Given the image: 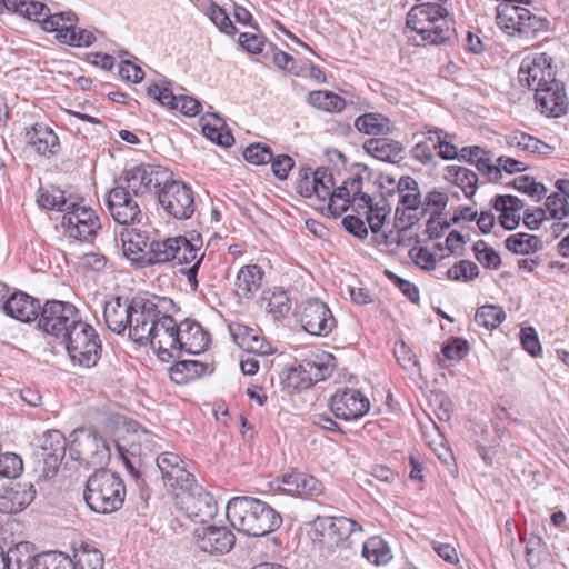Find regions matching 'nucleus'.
<instances>
[{"instance_id": "f257e3e1", "label": "nucleus", "mask_w": 569, "mask_h": 569, "mask_svg": "<svg viewBox=\"0 0 569 569\" xmlns=\"http://www.w3.org/2000/svg\"><path fill=\"white\" fill-rule=\"evenodd\" d=\"M227 518L234 529L248 537L267 536L282 523V517L276 509L249 496L231 498L227 503Z\"/></svg>"}, {"instance_id": "f03ea898", "label": "nucleus", "mask_w": 569, "mask_h": 569, "mask_svg": "<svg viewBox=\"0 0 569 569\" xmlns=\"http://www.w3.org/2000/svg\"><path fill=\"white\" fill-rule=\"evenodd\" d=\"M124 497V482L111 470L97 468L88 477L83 499L92 511L103 515L112 513L122 507Z\"/></svg>"}, {"instance_id": "7ed1b4c3", "label": "nucleus", "mask_w": 569, "mask_h": 569, "mask_svg": "<svg viewBox=\"0 0 569 569\" xmlns=\"http://www.w3.org/2000/svg\"><path fill=\"white\" fill-rule=\"evenodd\" d=\"M62 343L74 365L91 368L100 359L102 350L100 337L92 326L81 319L64 333Z\"/></svg>"}, {"instance_id": "20e7f679", "label": "nucleus", "mask_w": 569, "mask_h": 569, "mask_svg": "<svg viewBox=\"0 0 569 569\" xmlns=\"http://www.w3.org/2000/svg\"><path fill=\"white\" fill-rule=\"evenodd\" d=\"M519 0H506L497 8V23L508 34H519L523 37H532L537 32L545 30L547 21L518 3Z\"/></svg>"}, {"instance_id": "39448f33", "label": "nucleus", "mask_w": 569, "mask_h": 569, "mask_svg": "<svg viewBox=\"0 0 569 569\" xmlns=\"http://www.w3.org/2000/svg\"><path fill=\"white\" fill-rule=\"evenodd\" d=\"M11 569H76L72 560L63 552L36 553L34 545L21 541L12 547Z\"/></svg>"}, {"instance_id": "423d86ee", "label": "nucleus", "mask_w": 569, "mask_h": 569, "mask_svg": "<svg viewBox=\"0 0 569 569\" xmlns=\"http://www.w3.org/2000/svg\"><path fill=\"white\" fill-rule=\"evenodd\" d=\"M174 505L193 522L204 525L211 521L217 512V501L210 492L197 482L188 489L174 493Z\"/></svg>"}, {"instance_id": "0eeeda50", "label": "nucleus", "mask_w": 569, "mask_h": 569, "mask_svg": "<svg viewBox=\"0 0 569 569\" xmlns=\"http://www.w3.org/2000/svg\"><path fill=\"white\" fill-rule=\"evenodd\" d=\"M78 17L72 11L48 14L43 20L46 32H56V39L71 47H89L96 41L93 32L76 28Z\"/></svg>"}, {"instance_id": "6e6552de", "label": "nucleus", "mask_w": 569, "mask_h": 569, "mask_svg": "<svg viewBox=\"0 0 569 569\" xmlns=\"http://www.w3.org/2000/svg\"><path fill=\"white\" fill-rule=\"evenodd\" d=\"M161 207L176 219H189L194 212L193 192L184 182L167 178L158 190Z\"/></svg>"}, {"instance_id": "1a4fd4ad", "label": "nucleus", "mask_w": 569, "mask_h": 569, "mask_svg": "<svg viewBox=\"0 0 569 569\" xmlns=\"http://www.w3.org/2000/svg\"><path fill=\"white\" fill-rule=\"evenodd\" d=\"M79 320L78 309L73 305L52 300L43 306L38 326L46 333L62 340Z\"/></svg>"}, {"instance_id": "9d476101", "label": "nucleus", "mask_w": 569, "mask_h": 569, "mask_svg": "<svg viewBox=\"0 0 569 569\" xmlns=\"http://www.w3.org/2000/svg\"><path fill=\"white\" fill-rule=\"evenodd\" d=\"M133 197L123 183H118L107 192L106 208L118 224L129 227L141 222L142 212Z\"/></svg>"}, {"instance_id": "9b49d317", "label": "nucleus", "mask_w": 569, "mask_h": 569, "mask_svg": "<svg viewBox=\"0 0 569 569\" xmlns=\"http://www.w3.org/2000/svg\"><path fill=\"white\" fill-rule=\"evenodd\" d=\"M167 178H170V172L166 168L142 163L126 169L122 183L138 197L153 189L158 192Z\"/></svg>"}, {"instance_id": "f8f14e48", "label": "nucleus", "mask_w": 569, "mask_h": 569, "mask_svg": "<svg viewBox=\"0 0 569 569\" xmlns=\"http://www.w3.org/2000/svg\"><path fill=\"white\" fill-rule=\"evenodd\" d=\"M161 312L162 310L152 299L133 298L132 317L128 327L129 337L139 345H148L153 323Z\"/></svg>"}, {"instance_id": "ddd939ff", "label": "nucleus", "mask_w": 569, "mask_h": 569, "mask_svg": "<svg viewBox=\"0 0 569 569\" xmlns=\"http://www.w3.org/2000/svg\"><path fill=\"white\" fill-rule=\"evenodd\" d=\"M303 330L315 336H328L337 322L329 307L317 298L305 301L298 311Z\"/></svg>"}, {"instance_id": "4468645a", "label": "nucleus", "mask_w": 569, "mask_h": 569, "mask_svg": "<svg viewBox=\"0 0 569 569\" xmlns=\"http://www.w3.org/2000/svg\"><path fill=\"white\" fill-rule=\"evenodd\" d=\"M61 226L69 237L80 241L90 240L101 228L96 211L91 208L79 207L77 202H74V208L63 214Z\"/></svg>"}, {"instance_id": "2eb2a0df", "label": "nucleus", "mask_w": 569, "mask_h": 569, "mask_svg": "<svg viewBox=\"0 0 569 569\" xmlns=\"http://www.w3.org/2000/svg\"><path fill=\"white\" fill-rule=\"evenodd\" d=\"M174 246V260L178 264H190L184 271L188 282L192 289H197L198 280L197 274L200 264L204 258V251L202 250V239L200 234L187 238L186 236L176 237Z\"/></svg>"}, {"instance_id": "dca6fc26", "label": "nucleus", "mask_w": 569, "mask_h": 569, "mask_svg": "<svg viewBox=\"0 0 569 569\" xmlns=\"http://www.w3.org/2000/svg\"><path fill=\"white\" fill-rule=\"evenodd\" d=\"M330 409L336 418L356 420L369 412V399L359 390L343 388L330 398Z\"/></svg>"}, {"instance_id": "f3484780", "label": "nucleus", "mask_w": 569, "mask_h": 569, "mask_svg": "<svg viewBox=\"0 0 569 569\" xmlns=\"http://www.w3.org/2000/svg\"><path fill=\"white\" fill-rule=\"evenodd\" d=\"M518 80L522 86L535 91L539 87L548 86L549 82L556 80L551 58L546 53H540L533 58L523 59L519 68Z\"/></svg>"}, {"instance_id": "a211bd4d", "label": "nucleus", "mask_w": 569, "mask_h": 569, "mask_svg": "<svg viewBox=\"0 0 569 569\" xmlns=\"http://www.w3.org/2000/svg\"><path fill=\"white\" fill-rule=\"evenodd\" d=\"M179 325L176 320L161 312L159 319L153 323L148 343L157 351L161 360L172 358L177 350Z\"/></svg>"}, {"instance_id": "6ab92c4d", "label": "nucleus", "mask_w": 569, "mask_h": 569, "mask_svg": "<svg viewBox=\"0 0 569 569\" xmlns=\"http://www.w3.org/2000/svg\"><path fill=\"white\" fill-rule=\"evenodd\" d=\"M196 546L210 555H226L236 543L234 533L227 527L208 526L194 530Z\"/></svg>"}, {"instance_id": "aec40b11", "label": "nucleus", "mask_w": 569, "mask_h": 569, "mask_svg": "<svg viewBox=\"0 0 569 569\" xmlns=\"http://www.w3.org/2000/svg\"><path fill=\"white\" fill-rule=\"evenodd\" d=\"M147 92L161 106L172 110H180L187 117H194L200 112V102L190 96L173 94L170 82L162 81L161 83L150 84Z\"/></svg>"}, {"instance_id": "412c9836", "label": "nucleus", "mask_w": 569, "mask_h": 569, "mask_svg": "<svg viewBox=\"0 0 569 569\" xmlns=\"http://www.w3.org/2000/svg\"><path fill=\"white\" fill-rule=\"evenodd\" d=\"M537 108L547 117H560L568 109V99L565 86L559 80L549 82L548 86L539 87L535 91Z\"/></svg>"}, {"instance_id": "4be33fe9", "label": "nucleus", "mask_w": 569, "mask_h": 569, "mask_svg": "<svg viewBox=\"0 0 569 569\" xmlns=\"http://www.w3.org/2000/svg\"><path fill=\"white\" fill-rule=\"evenodd\" d=\"M317 529L322 530V537L331 545H342L356 531H362V527L347 517H317Z\"/></svg>"}, {"instance_id": "5701e85b", "label": "nucleus", "mask_w": 569, "mask_h": 569, "mask_svg": "<svg viewBox=\"0 0 569 569\" xmlns=\"http://www.w3.org/2000/svg\"><path fill=\"white\" fill-rule=\"evenodd\" d=\"M123 254L132 264L139 268L147 267L149 256V236L137 228H124L120 232Z\"/></svg>"}, {"instance_id": "b1692460", "label": "nucleus", "mask_w": 569, "mask_h": 569, "mask_svg": "<svg viewBox=\"0 0 569 569\" xmlns=\"http://www.w3.org/2000/svg\"><path fill=\"white\" fill-rule=\"evenodd\" d=\"M178 343L176 352L199 355L203 352L209 343V333L203 330L200 323L194 321H182L178 330Z\"/></svg>"}, {"instance_id": "393cba45", "label": "nucleus", "mask_w": 569, "mask_h": 569, "mask_svg": "<svg viewBox=\"0 0 569 569\" xmlns=\"http://www.w3.org/2000/svg\"><path fill=\"white\" fill-rule=\"evenodd\" d=\"M67 440L59 430H48L43 435L41 456L46 477L53 476L66 456Z\"/></svg>"}, {"instance_id": "a878e982", "label": "nucleus", "mask_w": 569, "mask_h": 569, "mask_svg": "<svg viewBox=\"0 0 569 569\" xmlns=\"http://www.w3.org/2000/svg\"><path fill=\"white\" fill-rule=\"evenodd\" d=\"M32 483L17 482L0 491V512L17 513L26 509L36 497Z\"/></svg>"}, {"instance_id": "bb28decb", "label": "nucleus", "mask_w": 569, "mask_h": 569, "mask_svg": "<svg viewBox=\"0 0 569 569\" xmlns=\"http://www.w3.org/2000/svg\"><path fill=\"white\" fill-rule=\"evenodd\" d=\"M133 298L114 297L107 301L103 318L107 327L114 333L121 335L128 329L132 317Z\"/></svg>"}, {"instance_id": "cd10ccee", "label": "nucleus", "mask_w": 569, "mask_h": 569, "mask_svg": "<svg viewBox=\"0 0 569 569\" xmlns=\"http://www.w3.org/2000/svg\"><path fill=\"white\" fill-rule=\"evenodd\" d=\"M79 446H82V451H77V461L98 468H102V466L109 462L111 453L106 439L89 433Z\"/></svg>"}, {"instance_id": "c85d7f7f", "label": "nucleus", "mask_w": 569, "mask_h": 569, "mask_svg": "<svg viewBox=\"0 0 569 569\" xmlns=\"http://www.w3.org/2000/svg\"><path fill=\"white\" fill-rule=\"evenodd\" d=\"M4 312L22 322L36 320L39 316V301L26 292L10 295L3 303Z\"/></svg>"}, {"instance_id": "c756f323", "label": "nucleus", "mask_w": 569, "mask_h": 569, "mask_svg": "<svg viewBox=\"0 0 569 569\" xmlns=\"http://www.w3.org/2000/svg\"><path fill=\"white\" fill-rule=\"evenodd\" d=\"M448 11L437 2L426 1L412 7L407 16V26L413 31L439 22L446 18Z\"/></svg>"}, {"instance_id": "7c9ffc66", "label": "nucleus", "mask_w": 569, "mask_h": 569, "mask_svg": "<svg viewBox=\"0 0 569 569\" xmlns=\"http://www.w3.org/2000/svg\"><path fill=\"white\" fill-rule=\"evenodd\" d=\"M28 144L39 154L53 156L59 152L60 143L54 131L43 124L36 123L27 132Z\"/></svg>"}, {"instance_id": "2f4dec72", "label": "nucleus", "mask_w": 569, "mask_h": 569, "mask_svg": "<svg viewBox=\"0 0 569 569\" xmlns=\"http://www.w3.org/2000/svg\"><path fill=\"white\" fill-rule=\"evenodd\" d=\"M333 361L332 355L322 352L303 359L299 368L310 382H318L331 376L335 368Z\"/></svg>"}, {"instance_id": "473e14b6", "label": "nucleus", "mask_w": 569, "mask_h": 569, "mask_svg": "<svg viewBox=\"0 0 569 569\" xmlns=\"http://www.w3.org/2000/svg\"><path fill=\"white\" fill-rule=\"evenodd\" d=\"M234 341L247 352L264 356L272 352L271 346L259 333L247 326L238 325L231 329Z\"/></svg>"}, {"instance_id": "72a5a7b5", "label": "nucleus", "mask_w": 569, "mask_h": 569, "mask_svg": "<svg viewBox=\"0 0 569 569\" xmlns=\"http://www.w3.org/2000/svg\"><path fill=\"white\" fill-rule=\"evenodd\" d=\"M363 148L368 154L386 162H397L403 152L400 142L388 138H371L365 142Z\"/></svg>"}, {"instance_id": "f704fd0d", "label": "nucleus", "mask_w": 569, "mask_h": 569, "mask_svg": "<svg viewBox=\"0 0 569 569\" xmlns=\"http://www.w3.org/2000/svg\"><path fill=\"white\" fill-rule=\"evenodd\" d=\"M263 271L257 264L243 266L236 279L237 295L241 298H251L261 287Z\"/></svg>"}, {"instance_id": "c9c22d12", "label": "nucleus", "mask_w": 569, "mask_h": 569, "mask_svg": "<svg viewBox=\"0 0 569 569\" xmlns=\"http://www.w3.org/2000/svg\"><path fill=\"white\" fill-rule=\"evenodd\" d=\"M355 128L368 136H387L393 131L391 120L378 112H369L357 117Z\"/></svg>"}, {"instance_id": "e433bc0d", "label": "nucleus", "mask_w": 569, "mask_h": 569, "mask_svg": "<svg viewBox=\"0 0 569 569\" xmlns=\"http://www.w3.org/2000/svg\"><path fill=\"white\" fill-rule=\"evenodd\" d=\"M201 121L203 134L212 142L221 147H230L234 142L231 131L217 113L207 114Z\"/></svg>"}, {"instance_id": "4c0bfd02", "label": "nucleus", "mask_w": 569, "mask_h": 569, "mask_svg": "<svg viewBox=\"0 0 569 569\" xmlns=\"http://www.w3.org/2000/svg\"><path fill=\"white\" fill-rule=\"evenodd\" d=\"M445 177L458 186L467 198H471L476 193L478 176L475 171L460 166H448Z\"/></svg>"}, {"instance_id": "58836bf2", "label": "nucleus", "mask_w": 569, "mask_h": 569, "mask_svg": "<svg viewBox=\"0 0 569 569\" xmlns=\"http://www.w3.org/2000/svg\"><path fill=\"white\" fill-rule=\"evenodd\" d=\"M206 363L197 360L177 361L170 368V378L178 385L188 383L190 380L201 377L207 371Z\"/></svg>"}, {"instance_id": "ea45409f", "label": "nucleus", "mask_w": 569, "mask_h": 569, "mask_svg": "<svg viewBox=\"0 0 569 569\" xmlns=\"http://www.w3.org/2000/svg\"><path fill=\"white\" fill-rule=\"evenodd\" d=\"M37 203L47 210L67 212L74 208V201L66 198L64 192L58 188L39 189Z\"/></svg>"}, {"instance_id": "a19ab883", "label": "nucleus", "mask_w": 569, "mask_h": 569, "mask_svg": "<svg viewBox=\"0 0 569 569\" xmlns=\"http://www.w3.org/2000/svg\"><path fill=\"white\" fill-rule=\"evenodd\" d=\"M261 306L266 311L278 320L283 318L290 310V299L286 291L276 288L272 291H264L261 298Z\"/></svg>"}, {"instance_id": "79ce46f5", "label": "nucleus", "mask_w": 569, "mask_h": 569, "mask_svg": "<svg viewBox=\"0 0 569 569\" xmlns=\"http://www.w3.org/2000/svg\"><path fill=\"white\" fill-rule=\"evenodd\" d=\"M307 102L310 106L327 112H340L346 107V101L342 97L327 90L309 92L307 96Z\"/></svg>"}, {"instance_id": "37998d69", "label": "nucleus", "mask_w": 569, "mask_h": 569, "mask_svg": "<svg viewBox=\"0 0 569 569\" xmlns=\"http://www.w3.org/2000/svg\"><path fill=\"white\" fill-rule=\"evenodd\" d=\"M176 243H178L176 237L166 238L163 240H152L149 244L147 267L173 261Z\"/></svg>"}, {"instance_id": "c03bdc74", "label": "nucleus", "mask_w": 569, "mask_h": 569, "mask_svg": "<svg viewBox=\"0 0 569 569\" xmlns=\"http://www.w3.org/2000/svg\"><path fill=\"white\" fill-rule=\"evenodd\" d=\"M543 247L539 237L528 233H517L506 239V248L517 254H530Z\"/></svg>"}, {"instance_id": "a18cd8bd", "label": "nucleus", "mask_w": 569, "mask_h": 569, "mask_svg": "<svg viewBox=\"0 0 569 569\" xmlns=\"http://www.w3.org/2000/svg\"><path fill=\"white\" fill-rule=\"evenodd\" d=\"M362 557L369 562L381 566L391 560V552L386 542L378 536L370 537L362 546Z\"/></svg>"}, {"instance_id": "49530a36", "label": "nucleus", "mask_w": 569, "mask_h": 569, "mask_svg": "<svg viewBox=\"0 0 569 569\" xmlns=\"http://www.w3.org/2000/svg\"><path fill=\"white\" fill-rule=\"evenodd\" d=\"M162 480L173 497L176 492L188 489V487H191L196 483L192 473L186 469L183 461L176 466L173 469L167 471V473L162 477Z\"/></svg>"}, {"instance_id": "de8ad7c7", "label": "nucleus", "mask_w": 569, "mask_h": 569, "mask_svg": "<svg viewBox=\"0 0 569 569\" xmlns=\"http://www.w3.org/2000/svg\"><path fill=\"white\" fill-rule=\"evenodd\" d=\"M451 23V20L442 18L439 22L422 27L416 30V32L421 34L422 40L431 44H439L450 38Z\"/></svg>"}, {"instance_id": "09e8293b", "label": "nucleus", "mask_w": 569, "mask_h": 569, "mask_svg": "<svg viewBox=\"0 0 569 569\" xmlns=\"http://www.w3.org/2000/svg\"><path fill=\"white\" fill-rule=\"evenodd\" d=\"M505 319L506 312L503 309L493 305L480 307L475 315L477 325L486 329L497 328Z\"/></svg>"}, {"instance_id": "8fccbe9b", "label": "nucleus", "mask_w": 569, "mask_h": 569, "mask_svg": "<svg viewBox=\"0 0 569 569\" xmlns=\"http://www.w3.org/2000/svg\"><path fill=\"white\" fill-rule=\"evenodd\" d=\"M76 557L80 569H103L102 552L89 543H82Z\"/></svg>"}, {"instance_id": "3c124183", "label": "nucleus", "mask_w": 569, "mask_h": 569, "mask_svg": "<svg viewBox=\"0 0 569 569\" xmlns=\"http://www.w3.org/2000/svg\"><path fill=\"white\" fill-rule=\"evenodd\" d=\"M350 203H356V201H353L352 196L349 192L348 184L343 182L337 189L333 188L328 202V210L332 216L338 217L347 211Z\"/></svg>"}, {"instance_id": "603ef678", "label": "nucleus", "mask_w": 569, "mask_h": 569, "mask_svg": "<svg viewBox=\"0 0 569 569\" xmlns=\"http://www.w3.org/2000/svg\"><path fill=\"white\" fill-rule=\"evenodd\" d=\"M316 179L317 182L312 187L313 196L321 201L329 200L335 188L332 173L327 168L320 167L316 169Z\"/></svg>"}, {"instance_id": "864d4df0", "label": "nucleus", "mask_w": 569, "mask_h": 569, "mask_svg": "<svg viewBox=\"0 0 569 569\" xmlns=\"http://www.w3.org/2000/svg\"><path fill=\"white\" fill-rule=\"evenodd\" d=\"M207 14L221 32L228 36H233L237 32V28L233 26L226 10L219 7L216 2L210 1Z\"/></svg>"}, {"instance_id": "5fc2aeb1", "label": "nucleus", "mask_w": 569, "mask_h": 569, "mask_svg": "<svg viewBox=\"0 0 569 569\" xmlns=\"http://www.w3.org/2000/svg\"><path fill=\"white\" fill-rule=\"evenodd\" d=\"M473 251L477 260L488 269H498L501 264V259L498 252L489 248L483 240H479L473 246Z\"/></svg>"}, {"instance_id": "6e6d98bb", "label": "nucleus", "mask_w": 569, "mask_h": 569, "mask_svg": "<svg viewBox=\"0 0 569 569\" xmlns=\"http://www.w3.org/2000/svg\"><path fill=\"white\" fill-rule=\"evenodd\" d=\"M510 186L532 198L537 197V200H540L547 192V188L542 183L536 182L535 179L529 176H521L513 179Z\"/></svg>"}, {"instance_id": "4d7b16f0", "label": "nucleus", "mask_w": 569, "mask_h": 569, "mask_svg": "<svg viewBox=\"0 0 569 569\" xmlns=\"http://www.w3.org/2000/svg\"><path fill=\"white\" fill-rule=\"evenodd\" d=\"M478 266L469 260H461L458 263H455L447 271V277L451 280L470 281L478 277Z\"/></svg>"}, {"instance_id": "13d9d810", "label": "nucleus", "mask_w": 569, "mask_h": 569, "mask_svg": "<svg viewBox=\"0 0 569 569\" xmlns=\"http://www.w3.org/2000/svg\"><path fill=\"white\" fill-rule=\"evenodd\" d=\"M23 470V462L20 456L13 452L0 455V476L17 478Z\"/></svg>"}, {"instance_id": "bf43d9fd", "label": "nucleus", "mask_w": 569, "mask_h": 569, "mask_svg": "<svg viewBox=\"0 0 569 569\" xmlns=\"http://www.w3.org/2000/svg\"><path fill=\"white\" fill-rule=\"evenodd\" d=\"M243 158L256 166L269 163L272 160V151L263 143H252L243 151Z\"/></svg>"}, {"instance_id": "052dcab7", "label": "nucleus", "mask_w": 569, "mask_h": 569, "mask_svg": "<svg viewBox=\"0 0 569 569\" xmlns=\"http://www.w3.org/2000/svg\"><path fill=\"white\" fill-rule=\"evenodd\" d=\"M545 206L553 219L561 220L569 214V203L565 196L552 193L547 197Z\"/></svg>"}, {"instance_id": "680f3d73", "label": "nucleus", "mask_w": 569, "mask_h": 569, "mask_svg": "<svg viewBox=\"0 0 569 569\" xmlns=\"http://www.w3.org/2000/svg\"><path fill=\"white\" fill-rule=\"evenodd\" d=\"M316 182V170H312L311 168H302L300 169L299 177L296 181V191L305 198H310L313 196L312 187H315Z\"/></svg>"}, {"instance_id": "e2e57ef3", "label": "nucleus", "mask_w": 569, "mask_h": 569, "mask_svg": "<svg viewBox=\"0 0 569 569\" xmlns=\"http://www.w3.org/2000/svg\"><path fill=\"white\" fill-rule=\"evenodd\" d=\"M323 492L322 483L312 476L300 472L299 493L301 497H317Z\"/></svg>"}, {"instance_id": "0e129e2a", "label": "nucleus", "mask_w": 569, "mask_h": 569, "mask_svg": "<svg viewBox=\"0 0 569 569\" xmlns=\"http://www.w3.org/2000/svg\"><path fill=\"white\" fill-rule=\"evenodd\" d=\"M395 356H396L398 362L400 363V366L407 370L417 368L419 365L416 353L403 341L396 343Z\"/></svg>"}, {"instance_id": "69168bd1", "label": "nucleus", "mask_w": 569, "mask_h": 569, "mask_svg": "<svg viewBox=\"0 0 569 569\" xmlns=\"http://www.w3.org/2000/svg\"><path fill=\"white\" fill-rule=\"evenodd\" d=\"M410 258L415 261L417 266L425 270H433L436 268V257L435 254L427 248L423 247H413L409 251Z\"/></svg>"}, {"instance_id": "338daca9", "label": "nucleus", "mask_w": 569, "mask_h": 569, "mask_svg": "<svg viewBox=\"0 0 569 569\" xmlns=\"http://www.w3.org/2000/svg\"><path fill=\"white\" fill-rule=\"evenodd\" d=\"M48 14H51L50 9L44 3L39 1H27L20 16L43 24V20L47 19Z\"/></svg>"}, {"instance_id": "774afa93", "label": "nucleus", "mask_w": 569, "mask_h": 569, "mask_svg": "<svg viewBox=\"0 0 569 569\" xmlns=\"http://www.w3.org/2000/svg\"><path fill=\"white\" fill-rule=\"evenodd\" d=\"M521 345L531 356L537 357L541 352V346L533 328H523L520 332Z\"/></svg>"}]
</instances>
